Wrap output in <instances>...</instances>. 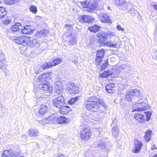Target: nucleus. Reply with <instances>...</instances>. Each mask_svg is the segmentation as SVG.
I'll return each instance as SVG.
<instances>
[{"label":"nucleus","mask_w":157,"mask_h":157,"mask_svg":"<svg viewBox=\"0 0 157 157\" xmlns=\"http://www.w3.org/2000/svg\"><path fill=\"white\" fill-rule=\"evenodd\" d=\"M106 74H104L103 73L101 74V77L103 78L106 77H104L103 76H105Z\"/></svg>","instance_id":"nucleus-57"},{"label":"nucleus","mask_w":157,"mask_h":157,"mask_svg":"<svg viewBox=\"0 0 157 157\" xmlns=\"http://www.w3.org/2000/svg\"><path fill=\"white\" fill-rule=\"evenodd\" d=\"M22 137L24 139H26L27 138V135L24 134H22Z\"/></svg>","instance_id":"nucleus-56"},{"label":"nucleus","mask_w":157,"mask_h":157,"mask_svg":"<svg viewBox=\"0 0 157 157\" xmlns=\"http://www.w3.org/2000/svg\"><path fill=\"white\" fill-rule=\"evenodd\" d=\"M16 2V0H5V3L7 4L12 5L15 3Z\"/></svg>","instance_id":"nucleus-38"},{"label":"nucleus","mask_w":157,"mask_h":157,"mask_svg":"<svg viewBox=\"0 0 157 157\" xmlns=\"http://www.w3.org/2000/svg\"><path fill=\"white\" fill-rule=\"evenodd\" d=\"M88 29L91 32L96 33L99 30V27L98 25H95L89 27Z\"/></svg>","instance_id":"nucleus-31"},{"label":"nucleus","mask_w":157,"mask_h":157,"mask_svg":"<svg viewBox=\"0 0 157 157\" xmlns=\"http://www.w3.org/2000/svg\"><path fill=\"white\" fill-rule=\"evenodd\" d=\"M108 62L107 60H106L105 61V63H103L102 64L101 67V69H104L106 67H107L108 65Z\"/></svg>","instance_id":"nucleus-44"},{"label":"nucleus","mask_w":157,"mask_h":157,"mask_svg":"<svg viewBox=\"0 0 157 157\" xmlns=\"http://www.w3.org/2000/svg\"><path fill=\"white\" fill-rule=\"evenodd\" d=\"M53 104L57 108H58V105H59V100L58 98H55L53 101Z\"/></svg>","instance_id":"nucleus-41"},{"label":"nucleus","mask_w":157,"mask_h":157,"mask_svg":"<svg viewBox=\"0 0 157 157\" xmlns=\"http://www.w3.org/2000/svg\"><path fill=\"white\" fill-rule=\"evenodd\" d=\"M37 88L42 90L43 93L45 95H49L53 90L52 87L47 82L39 84L37 86Z\"/></svg>","instance_id":"nucleus-4"},{"label":"nucleus","mask_w":157,"mask_h":157,"mask_svg":"<svg viewBox=\"0 0 157 157\" xmlns=\"http://www.w3.org/2000/svg\"><path fill=\"white\" fill-rule=\"evenodd\" d=\"M43 121L46 124H59V114L58 113L52 114L49 117L44 119Z\"/></svg>","instance_id":"nucleus-5"},{"label":"nucleus","mask_w":157,"mask_h":157,"mask_svg":"<svg viewBox=\"0 0 157 157\" xmlns=\"http://www.w3.org/2000/svg\"><path fill=\"white\" fill-rule=\"evenodd\" d=\"M135 119L140 123H143L145 121L144 116L141 113H137L134 116Z\"/></svg>","instance_id":"nucleus-25"},{"label":"nucleus","mask_w":157,"mask_h":157,"mask_svg":"<svg viewBox=\"0 0 157 157\" xmlns=\"http://www.w3.org/2000/svg\"><path fill=\"white\" fill-rule=\"evenodd\" d=\"M34 30V28L32 26L25 25L24 29H21V32L24 34H29Z\"/></svg>","instance_id":"nucleus-15"},{"label":"nucleus","mask_w":157,"mask_h":157,"mask_svg":"<svg viewBox=\"0 0 157 157\" xmlns=\"http://www.w3.org/2000/svg\"><path fill=\"white\" fill-rule=\"evenodd\" d=\"M99 43L101 45V46H105L106 45V41L105 40H102L101 39H100L99 40Z\"/></svg>","instance_id":"nucleus-51"},{"label":"nucleus","mask_w":157,"mask_h":157,"mask_svg":"<svg viewBox=\"0 0 157 157\" xmlns=\"http://www.w3.org/2000/svg\"><path fill=\"white\" fill-rule=\"evenodd\" d=\"M142 146V142L137 140H135L134 147L132 150L133 152L135 153H139Z\"/></svg>","instance_id":"nucleus-14"},{"label":"nucleus","mask_w":157,"mask_h":157,"mask_svg":"<svg viewBox=\"0 0 157 157\" xmlns=\"http://www.w3.org/2000/svg\"><path fill=\"white\" fill-rule=\"evenodd\" d=\"M21 24L20 23H16L13 25H12L9 31L13 33H17L19 32L21 27Z\"/></svg>","instance_id":"nucleus-13"},{"label":"nucleus","mask_w":157,"mask_h":157,"mask_svg":"<svg viewBox=\"0 0 157 157\" xmlns=\"http://www.w3.org/2000/svg\"><path fill=\"white\" fill-rule=\"evenodd\" d=\"M59 63L62 62V60H61V59H59Z\"/></svg>","instance_id":"nucleus-61"},{"label":"nucleus","mask_w":157,"mask_h":157,"mask_svg":"<svg viewBox=\"0 0 157 157\" xmlns=\"http://www.w3.org/2000/svg\"><path fill=\"white\" fill-rule=\"evenodd\" d=\"M99 17L101 21L104 23L111 24L112 21L109 16L104 13H101L99 14Z\"/></svg>","instance_id":"nucleus-12"},{"label":"nucleus","mask_w":157,"mask_h":157,"mask_svg":"<svg viewBox=\"0 0 157 157\" xmlns=\"http://www.w3.org/2000/svg\"><path fill=\"white\" fill-rule=\"evenodd\" d=\"M145 114L146 117V120L148 121L150 119V116L152 114V113L150 112H147L145 113Z\"/></svg>","instance_id":"nucleus-46"},{"label":"nucleus","mask_w":157,"mask_h":157,"mask_svg":"<svg viewBox=\"0 0 157 157\" xmlns=\"http://www.w3.org/2000/svg\"><path fill=\"white\" fill-rule=\"evenodd\" d=\"M97 36L98 37L100 38V39L105 40L107 38V33L104 32H101L98 34Z\"/></svg>","instance_id":"nucleus-29"},{"label":"nucleus","mask_w":157,"mask_h":157,"mask_svg":"<svg viewBox=\"0 0 157 157\" xmlns=\"http://www.w3.org/2000/svg\"><path fill=\"white\" fill-rule=\"evenodd\" d=\"M15 42L17 44L25 46L27 45L28 41H29L30 37L21 36L14 40Z\"/></svg>","instance_id":"nucleus-8"},{"label":"nucleus","mask_w":157,"mask_h":157,"mask_svg":"<svg viewBox=\"0 0 157 157\" xmlns=\"http://www.w3.org/2000/svg\"><path fill=\"white\" fill-rule=\"evenodd\" d=\"M117 29L118 30H121V31H123L124 29L123 28L121 27L120 25H117Z\"/></svg>","instance_id":"nucleus-54"},{"label":"nucleus","mask_w":157,"mask_h":157,"mask_svg":"<svg viewBox=\"0 0 157 157\" xmlns=\"http://www.w3.org/2000/svg\"><path fill=\"white\" fill-rule=\"evenodd\" d=\"M112 135L115 137H117L119 135V132L117 126H114L111 130Z\"/></svg>","instance_id":"nucleus-30"},{"label":"nucleus","mask_w":157,"mask_h":157,"mask_svg":"<svg viewBox=\"0 0 157 157\" xmlns=\"http://www.w3.org/2000/svg\"><path fill=\"white\" fill-rule=\"evenodd\" d=\"M6 64L5 61H0V68L1 69H4L6 68Z\"/></svg>","instance_id":"nucleus-39"},{"label":"nucleus","mask_w":157,"mask_h":157,"mask_svg":"<svg viewBox=\"0 0 157 157\" xmlns=\"http://www.w3.org/2000/svg\"><path fill=\"white\" fill-rule=\"evenodd\" d=\"M48 107L45 105H42L38 110L39 115H43L46 114L48 111Z\"/></svg>","instance_id":"nucleus-22"},{"label":"nucleus","mask_w":157,"mask_h":157,"mask_svg":"<svg viewBox=\"0 0 157 157\" xmlns=\"http://www.w3.org/2000/svg\"><path fill=\"white\" fill-rule=\"evenodd\" d=\"M30 40L28 41L27 45L32 47H38L40 46V43L39 41H37L36 40L33 39L32 40L31 38L30 37Z\"/></svg>","instance_id":"nucleus-20"},{"label":"nucleus","mask_w":157,"mask_h":157,"mask_svg":"<svg viewBox=\"0 0 157 157\" xmlns=\"http://www.w3.org/2000/svg\"><path fill=\"white\" fill-rule=\"evenodd\" d=\"M64 45L65 46H67V45L66 44V45L65 44H64Z\"/></svg>","instance_id":"nucleus-64"},{"label":"nucleus","mask_w":157,"mask_h":157,"mask_svg":"<svg viewBox=\"0 0 157 157\" xmlns=\"http://www.w3.org/2000/svg\"><path fill=\"white\" fill-rule=\"evenodd\" d=\"M115 3L119 9L125 10L127 8V5L130 2H126L125 0H114Z\"/></svg>","instance_id":"nucleus-11"},{"label":"nucleus","mask_w":157,"mask_h":157,"mask_svg":"<svg viewBox=\"0 0 157 157\" xmlns=\"http://www.w3.org/2000/svg\"><path fill=\"white\" fill-rule=\"evenodd\" d=\"M78 87L75 85L71 84L69 86L68 90L71 94H75L79 92Z\"/></svg>","instance_id":"nucleus-17"},{"label":"nucleus","mask_w":157,"mask_h":157,"mask_svg":"<svg viewBox=\"0 0 157 157\" xmlns=\"http://www.w3.org/2000/svg\"><path fill=\"white\" fill-rule=\"evenodd\" d=\"M47 75L46 74H43L41 76H40L38 78L40 80H41V81H43L44 80H45V79H47Z\"/></svg>","instance_id":"nucleus-45"},{"label":"nucleus","mask_w":157,"mask_h":157,"mask_svg":"<svg viewBox=\"0 0 157 157\" xmlns=\"http://www.w3.org/2000/svg\"><path fill=\"white\" fill-rule=\"evenodd\" d=\"M79 97V96H77L75 98H71L68 101V103L69 104L71 105L74 104L76 101L78 100Z\"/></svg>","instance_id":"nucleus-37"},{"label":"nucleus","mask_w":157,"mask_h":157,"mask_svg":"<svg viewBox=\"0 0 157 157\" xmlns=\"http://www.w3.org/2000/svg\"><path fill=\"white\" fill-rule=\"evenodd\" d=\"M126 9L133 16H134L136 14L138 13V12L135 10L134 7L130 3H128Z\"/></svg>","instance_id":"nucleus-19"},{"label":"nucleus","mask_w":157,"mask_h":157,"mask_svg":"<svg viewBox=\"0 0 157 157\" xmlns=\"http://www.w3.org/2000/svg\"><path fill=\"white\" fill-rule=\"evenodd\" d=\"M113 73L114 72H111L110 71H105L103 73L104 74H106V75L105 76H103L104 77H107L109 76V75H111L112 74V73Z\"/></svg>","instance_id":"nucleus-49"},{"label":"nucleus","mask_w":157,"mask_h":157,"mask_svg":"<svg viewBox=\"0 0 157 157\" xmlns=\"http://www.w3.org/2000/svg\"><path fill=\"white\" fill-rule=\"evenodd\" d=\"M154 157H157V154L154 155Z\"/></svg>","instance_id":"nucleus-60"},{"label":"nucleus","mask_w":157,"mask_h":157,"mask_svg":"<svg viewBox=\"0 0 157 157\" xmlns=\"http://www.w3.org/2000/svg\"><path fill=\"white\" fill-rule=\"evenodd\" d=\"M6 14V11L4 8L0 7V19L4 17Z\"/></svg>","instance_id":"nucleus-35"},{"label":"nucleus","mask_w":157,"mask_h":157,"mask_svg":"<svg viewBox=\"0 0 157 157\" xmlns=\"http://www.w3.org/2000/svg\"><path fill=\"white\" fill-rule=\"evenodd\" d=\"M107 36L110 38L114 36H115V33L113 32H108L107 33Z\"/></svg>","instance_id":"nucleus-47"},{"label":"nucleus","mask_w":157,"mask_h":157,"mask_svg":"<svg viewBox=\"0 0 157 157\" xmlns=\"http://www.w3.org/2000/svg\"><path fill=\"white\" fill-rule=\"evenodd\" d=\"M30 11L33 13H36L37 12V8L34 6H31L30 7Z\"/></svg>","instance_id":"nucleus-42"},{"label":"nucleus","mask_w":157,"mask_h":157,"mask_svg":"<svg viewBox=\"0 0 157 157\" xmlns=\"http://www.w3.org/2000/svg\"><path fill=\"white\" fill-rule=\"evenodd\" d=\"M151 133L152 131L149 130H147L146 132L144 137L146 142H148L151 140Z\"/></svg>","instance_id":"nucleus-28"},{"label":"nucleus","mask_w":157,"mask_h":157,"mask_svg":"<svg viewBox=\"0 0 157 157\" xmlns=\"http://www.w3.org/2000/svg\"><path fill=\"white\" fill-rule=\"evenodd\" d=\"M140 91L137 89H132L127 92L125 98V100L128 101H132L134 96H138L139 95Z\"/></svg>","instance_id":"nucleus-6"},{"label":"nucleus","mask_w":157,"mask_h":157,"mask_svg":"<svg viewBox=\"0 0 157 157\" xmlns=\"http://www.w3.org/2000/svg\"><path fill=\"white\" fill-rule=\"evenodd\" d=\"M105 52V50L104 49L98 50L97 51L96 61L98 63V64L101 61L102 59L104 57Z\"/></svg>","instance_id":"nucleus-16"},{"label":"nucleus","mask_w":157,"mask_h":157,"mask_svg":"<svg viewBox=\"0 0 157 157\" xmlns=\"http://www.w3.org/2000/svg\"><path fill=\"white\" fill-rule=\"evenodd\" d=\"M59 157H64V155L63 154H61L59 155Z\"/></svg>","instance_id":"nucleus-59"},{"label":"nucleus","mask_w":157,"mask_h":157,"mask_svg":"<svg viewBox=\"0 0 157 157\" xmlns=\"http://www.w3.org/2000/svg\"><path fill=\"white\" fill-rule=\"evenodd\" d=\"M117 124V120L116 119L114 120L112 124H111V126L113 127L114 126H116L115 125Z\"/></svg>","instance_id":"nucleus-53"},{"label":"nucleus","mask_w":157,"mask_h":157,"mask_svg":"<svg viewBox=\"0 0 157 157\" xmlns=\"http://www.w3.org/2000/svg\"><path fill=\"white\" fill-rule=\"evenodd\" d=\"M99 101L98 98L94 97H88L84 103V105L87 109L90 111H95L97 110L101 105L105 109L107 108V105L104 102Z\"/></svg>","instance_id":"nucleus-1"},{"label":"nucleus","mask_w":157,"mask_h":157,"mask_svg":"<svg viewBox=\"0 0 157 157\" xmlns=\"http://www.w3.org/2000/svg\"><path fill=\"white\" fill-rule=\"evenodd\" d=\"M137 106L138 107L136 109H133L132 111H141L145 110L146 109V105L143 102L137 103Z\"/></svg>","instance_id":"nucleus-21"},{"label":"nucleus","mask_w":157,"mask_h":157,"mask_svg":"<svg viewBox=\"0 0 157 157\" xmlns=\"http://www.w3.org/2000/svg\"><path fill=\"white\" fill-rule=\"evenodd\" d=\"M97 147L101 149L105 148V143L103 140L101 141L98 144Z\"/></svg>","instance_id":"nucleus-36"},{"label":"nucleus","mask_w":157,"mask_h":157,"mask_svg":"<svg viewBox=\"0 0 157 157\" xmlns=\"http://www.w3.org/2000/svg\"><path fill=\"white\" fill-rule=\"evenodd\" d=\"M115 88V84L113 83L108 84L105 86V89L107 91L110 93H113L114 92L113 89Z\"/></svg>","instance_id":"nucleus-23"},{"label":"nucleus","mask_w":157,"mask_h":157,"mask_svg":"<svg viewBox=\"0 0 157 157\" xmlns=\"http://www.w3.org/2000/svg\"><path fill=\"white\" fill-rule=\"evenodd\" d=\"M55 86V89L57 93L59 92V84L58 82H56L54 84Z\"/></svg>","instance_id":"nucleus-50"},{"label":"nucleus","mask_w":157,"mask_h":157,"mask_svg":"<svg viewBox=\"0 0 157 157\" xmlns=\"http://www.w3.org/2000/svg\"><path fill=\"white\" fill-rule=\"evenodd\" d=\"M93 2L91 0H87L82 3V5L84 8H88L90 12H92L95 10L98 6V2L99 0H94Z\"/></svg>","instance_id":"nucleus-3"},{"label":"nucleus","mask_w":157,"mask_h":157,"mask_svg":"<svg viewBox=\"0 0 157 157\" xmlns=\"http://www.w3.org/2000/svg\"><path fill=\"white\" fill-rule=\"evenodd\" d=\"M69 122V120L65 117L59 116V124H66Z\"/></svg>","instance_id":"nucleus-32"},{"label":"nucleus","mask_w":157,"mask_h":157,"mask_svg":"<svg viewBox=\"0 0 157 157\" xmlns=\"http://www.w3.org/2000/svg\"><path fill=\"white\" fill-rule=\"evenodd\" d=\"M94 19L92 17L87 15L86 22L89 23L94 21Z\"/></svg>","instance_id":"nucleus-40"},{"label":"nucleus","mask_w":157,"mask_h":157,"mask_svg":"<svg viewBox=\"0 0 157 157\" xmlns=\"http://www.w3.org/2000/svg\"><path fill=\"white\" fill-rule=\"evenodd\" d=\"M75 38V34L70 33L65 36V39L64 40L68 45H73L76 44Z\"/></svg>","instance_id":"nucleus-7"},{"label":"nucleus","mask_w":157,"mask_h":157,"mask_svg":"<svg viewBox=\"0 0 157 157\" xmlns=\"http://www.w3.org/2000/svg\"><path fill=\"white\" fill-rule=\"evenodd\" d=\"M64 86L63 84H61V86H59V113L62 114H65L68 113L70 111V107L68 106H63L66 103L65 100V94L64 92L63 91V87Z\"/></svg>","instance_id":"nucleus-2"},{"label":"nucleus","mask_w":157,"mask_h":157,"mask_svg":"<svg viewBox=\"0 0 157 157\" xmlns=\"http://www.w3.org/2000/svg\"><path fill=\"white\" fill-rule=\"evenodd\" d=\"M154 7L155 9V10H157V5H155L154 6Z\"/></svg>","instance_id":"nucleus-58"},{"label":"nucleus","mask_w":157,"mask_h":157,"mask_svg":"<svg viewBox=\"0 0 157 157\" xmlns=\"http://www.w3.org/2000/svg\"><path fill=\"white\" fill-rule=\"evenodd\" d=\"M49 33V31L47 29H43L36 33V35L37 37H40L43 36H46Z\"/></svg>","instance_id":"nucleus-26"},{"label":"nucleus","mask_w":157,"mask_h":157,"mask_svg":"<svg viewBox=\"0 0 157 157\" xmlns=\"http://www.w3.org/2000/svg\"><path fill=\"white\" fill-rule=\"evenodd\" d=\"M113 70L114 73L116 75H118L123 70H124V68L122 65H118L114 67Z\"/></svg>","instance_id":"nucleus-27"},{"label":"nucleus","mask_w":157,"mask_h":157,"mask_svg":"<svg viewBox=\"0 0 157 157\" xmlns=\"http://www.w3.org/2000/svg\"><path fill=\"white\" fill-rule=\"evenodd\" d=\"M151 149L152 150H154L155 149H156V147L155 145V144H154L152 146Z\"/></svg>","instance_id":"nucleus-55"},{"label":"nucleus","mask_w":157,"mask_h":157,"mask_svg":"<svg viewBox=\"0 0 157 157\" xmlns=\"http://www.w3.org/2000/svg\"><path fill=\"white\" fill-rule=\"evenodd\" d=\"M91 131L88 128H84L80 131V136L82 140H87L89 139L91 136Z\"/></svg>","instance_id":"nucleus-9"},{"label":"nucleus","mask_w":157,"mask_h":157,"mask_svg":"<svg viewBox=\"0 0 157 157\" xmlns=\"http://www.w3.org/2000/svg\"><path fill=\"white\" fill-rule=\"evenodd\" d=\"M20 157H24V156H21Z\"/></svg>","instance_id":"nucleus-63"},{"label":"nucleus","mask_w":157,"mask_h":157,"mask_svg":"<svg viewBox=\"0 0 157 157\" xmlns=\"http://www.w3.org/2000/svg\"><path fill=\"white\" fill-rule=\"evenodd\" d=\"M110 9V7H108V9L109 10V9Z\"/></svg>","instance_id":"nucleus-62"},{"label":"nucleus","mask_w":157,"mask_h":157,"mask_svg":"<svg viewBox=\"0 0 157 157\" xmlns=\"http://www.w3.org/2000/svg\"><path fill=\"white\" fill-rule=\"evenodd\" d=\"M29 135L31 137H37L39 136L38 130L35 129H30L29 132Z\"/></svg>","instance_id":"nucleus-24"},{"label":"nucleus","mask_w":157,"mask_h":157,"mask_svg":"<svg viewBox=\"0 0 157 157\" xmlns=\"http://www.w3.org/2000/svg\"><path fill=\"white\" fill-rule=\"evenodd\" d=\"M59 64V59H56L52 62H48L43 64L40 66L39 69V71H42L47 68L50 67H51L54 66Z\"/></svg>","instance_id":"nucleus-10"},{"label":"nucleus","mask_w":157,"mask_h":157,"mask_svg":"<svg viewBox=\"0 0 157 157\" xmlns=\"http://www.w3.org/2000/svg\"><path fill=\"white\" fill-rule=\"evenodd\" d=\"M87 15H83L80 16L78 18V20L81 22H86Z\"/></svg>","instance_id":"nucleus-34"},{"label":"nucleus","mask_w":157,"mask_h":157,"mask_svg":"<svg viewBox=\"0 0 157 157\" xmlns=\"http://www.w3.org/2000/svg\"><path fill=\"white\" fill-rule=\"evenodd\" d=\"M17 155L14 153V151L12 149L6 150L4 151L3 157H17Z\"/></svg>","instance_id":"nucleus-18"},{"label":"nucleus","mask_w":157,"mask_h":157,"mask_svg":"<svg viewBox=\"0 0 157 157\" xmlns=\"http://www.w3.org/2000/svg\"><path fill=\"white\" fill-rule=\"evenodd\" d=\"M73 23L71 22L70 24H67L65 25V27H66V29H67L69 30H70L72 28V25Z\"/></svg>","instance_id":"nucleus-48"},{"label":"nucleus","mask_w":157,"mask_h":157,"mask_svg":"<svg viewBox=\"0 0 157 157\" xmlns=\"http://www.w3.org/2000/svg\"><path fill=\"white\" fill-rule=\"evenodd\" d=\"M106 46H109L110 47L115 48L116 47L117 44L115 42L109 40V41H106Z\"/></svg>","instance_id":"nucleus-33"},{"label":"nucleus","mask_w":157,"mask_h":157,"mask_svg":"<svg viewBox=\"0 0 157 157\" xmlns=\"http://www.w3.org/2000/svg\"><path fill=\"white\" fill-rule=\"evenodd\" d=\"M4 17L5 18H6L5 19H4V17L2 18L3 20L2 22L3 24L5 25L9 24L10 22V20L8 18H6L5 16Z\"/></svg>","instance_id":"nucleus-43"},{"label":"nucleus","mask_w":157,"mask_h":157,"mask_svg":"<svg viewBox=\"0 0 157 157\" xmlns=\"http://www.w3.org/2000/svg\"><path fill=\"white\" fill-rule=\"evenodd\" d=\"M6 59L5 57L4 54L3 53H0V60L1 61H5Z\"/></svg>","instance_id":"nucleus-52"}]
</instances>
